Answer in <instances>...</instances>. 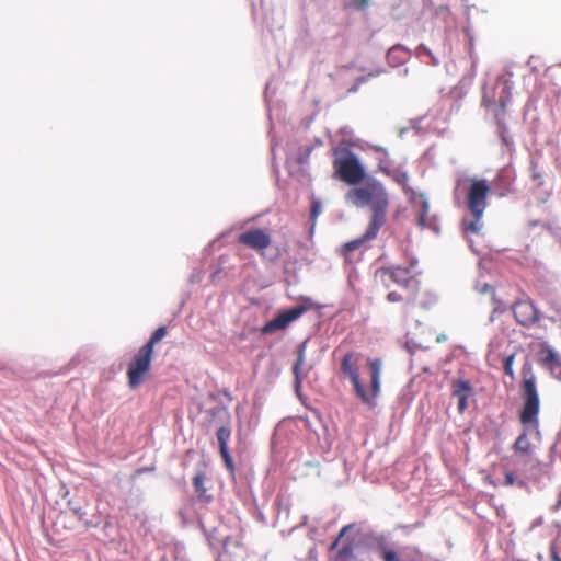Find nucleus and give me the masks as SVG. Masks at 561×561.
I'll list each match as a JSON object with an SVG mask.
<instances>
[{
  "label": "nucleus",
  "instance_id": "f257e3e1",
  "mask_svg": "<svg viewBox=\"0 0 561 561\" xmlns=\"http://www.w3.org/2000/svg\"><path fill=\"white\" fill-rule=\"evenodd\" d=\"M346 199L358 208L369 209L366 238H377L387 222L391 205L390 194L385 184L375 178H367L360 185L347 192Z\"/></svg>",
  "mask_w": 561,
  "mask_h": 561
},
{
  "label": "nucleus",
  "instance_id": "f03ea898",
  "mask_svg": "<svg viewBox=\"0 0 561 561\" xmlns=\"http://www.w3.org/2000/svg\"><path fill=\"white\" fill-rule=\"evenodd\" d=\"M382 369V359L366 358L356 351L345 353L341 359V373L353 386H379Z\"/></svg>",
  "mask_w": 561,
  "mask_h": 561
},
{
  "label": "nucleus",
  "instance_id": "7ed1b4c3",
  "mask_svg": "<svg viewBox=\"0 0 561 561\" xmlns=\"http://www.w3.org/2000/svg\"><path fill=\"white\" fill-rule=\"evenodd\" d=\"M491 187L486 180L473 179L467 191V207L472 215L471 220H465L467 232L479 233L482 230V217L488 205Z\"/></svg>",
  "mask_w": 561,
  "mask_h": 561
},
{
  "label": "nucleus",
  "instance_id": "20e7f679",
  "mask_svg": "<svg viewBox=\"0 0 561 561\" xmlns=\"http://www.w3.org/2000/svg\"><path fill=\"white\" fill-rule=\"evenodd\" d=\"M334 174L341 181L358 186L366 180L365 169L356 154L347 151L344 157L333 160Z\"/></svg>",
  "mask_w": 561,
  "mask_h": 561
},
{
  "label": "nucleus",
  "instance_id": "39448f33",
  "mask_svg": "<svg viewBox=\"0 0 561 561\" xmlns=\"http://www.w3.org/2000/svg\"><path fill=\"white\" fill-rule=\"evenodd\" d=\"M501 89L499 98H495L494 92H484L482 98V105L486 108L497 105L494 111V118L501 129L504 128V119L506 115V105L511 100V85L507 80L496 84Z\"/></svg>",
  "mask_w": 561,
  "mask_h": 561
},
{
  "label": "nucleus",
  "instance_id": "423d86ee",
  "mask_svg": "<svg viewBox=\"0 0 561 561\" xmlns=\"http://www.w3.org/2000/svg\"><path fill=\"white\" fill-rule=\"evenodd\" d=\"M381 282L386 287L398 285L399 287H414L420 286V282L414 277L411 267L389 266L378 270Z\"/></svg>",
  "mask_w": 561,
  "mask_h": 561
},
{
  "label": "nucleus",
  "instance_id": "0eeeda50",
  "mask_svg": "<svg viewBox=\"0 0 561 561\" xmlns=\"http://www.w3.org/2000/svg\"><path fill=\"white\" fill-rule=\"evenodd\" d=\"M153 353L141 346L128 365L127 377L129 386H137L142 381L151 366Z\"/></svg>",
  "mask_w": 561,
  "mask_h": 561
},
{
  "label": "nucleus",
  "instance_id": "6e6552de",
  "mask_svg": "<svg viewBox=\"0 0 561 561\" xmlns=\"http://www.w3.org/2000/svg\"><path fill=\"white\" fill-rule=\"evenodd\" d=\"M237 241L261 254L272 244L270 233L262 228H250L243 231L238 236Z\"/></svg>",
  "mask_w": 561,
  "mask_h": 561
},
{
  "label": "nucleus",
  "instance_id": "1a4fd4ad",
  "mask_svg": "<svg viewBox=\"0 0 561 561\" xmlns=\"http://www.w3.org/2000/svg\"><path fill=\"white\" fill-rule=\"evenodd\" d=\"M523 399L524 404L519 413L520 423L524 425L537 424L540 400L536 388H525Z\"/></svg>",
  "mask_w": 561,
  "mask_h": 561
},
{
  "label": "nucleus",
  "instance_id": "9d476101",
  "mask_svg": "<svg viewBox=\"0 0 561 561\" xmlns=\"http://www.w3.org/2000/svg\"><path fill=\"white\" fill-rule=\"evenodd\" d=\"M307 309L306 306H297L278 313L273 320L262 327V333L268 334L277 330L286 329L291 322L300 318Z\"/></svg>",
  "mask_w": 561,
  "mask_h": 561
},
{
  "label": "nucleus",
  "instance_id": "9b49d317",
  "mask_svg": "<svg viewBox=\"0 0 561 561\" xmlns=\"http://www.w3.org/2000/svg\"><path fill=\"white\" fill-rule=\"evenodd\" d=\"M414 287H400V289L390 290L387 295V301L400 302L403 305V313L405 317L410 314V310L415 306L417 296L420 294V286Z\"/></svg>",
  "mask_w": 561,
  "mask_h": 561
},
{
  "label": "nucleus",
  "instance_id": "f8f14e48",
  "mask_svg": "<svg viewBox=\"0 0 561 561\" xmlns=\"http://www.w3.org/2000/svg\"><path fill=\"white\" fill-rule=\"evenodd\" d=\"M513 313L518 323L528 327L539 320L536 306L529 300H520L514 304Z\"/></svg>",
  "mask_w": 561,
  "mask_h": 561
},
{
  "label": "nucleus",
  "instance_id": "ddd939ff",
  "mask_svg": "<svg viewBox=\"0 0 561 561\" xmlns=\"http://www.w3.org/2000/svg\"><path fill=\"white\" fill-rule=\"evenodd\" d=\"M216 436L219 444L220 456L226 468L232 473L234 471V463L228 448V442L231 437V428L228 426H221L217 430Z\"/></svg>",
  "mask_w": 561,
  "mask_h": 561
},
{
  "label": "nucleus",
  "instance_id": "4468645a",
  "mask_svg": "<svg viewBox=\"0 0 561 561\" xmlns=\"http://www.w3.org/2000/svg\"><path fill=\"white\" fill-rule=\"evenodd\" d=\"M382 171L387 175L391 176L396 183H398L399 185L402 186V190H403L404 194L408 196V199L410 202H414V199L416 197V193L414 192V190L412 187L409 186V184H408L409 175L405 171L394 170V171L390 172L386 169H383Z\"/></svg>",
  "mask_w": 561,
  "mask_h": 561
},
{
  "label": "nucleus",
  "instance_id": "2eb2a0df",
  "mask_svg": "<svg viewBox=\"0 0 561 561\" xmlns=\"http://www.w3.org/2000/svg\"><path fill=\"white\" fill-rule=\"evenodd\" d=\"M204 480H205V474L203 472H198L193 478V485H194L195 491L197 493L198 500L201 502L208 503V502H210L211 496L207 494V490L204 486Z\"/></svg>",
  "mask_w": 561,
  "mask_h": 561
},
{
  "label": "nucleus",
  "instance_id": "dca6fc26",
  "mask_svg": "<svg viewBox=\"0 0 561 561\" xmlns=\"http://www.w3.org/2000/svg\"><path fill=\"white\" fill-rule=\"evenodd\" d=\"M375 238H366V231L363 233V236L358 239H355V240H352L347 243H345L340 252L343 256H345V259L348 257V254L357 249H359L365 242L367 241H371L374 240Z\"/></svg>",
  "mask_w": 561,
  "mask_h": 561
},
{
  "label": "nucleus",
  "instance_id": "f3484780",
  "mask_svg": "<svg viewBox=\"0 0 561 561\" xmlns=\"http://www.w3.org/2000/svg\"><path fill=\"white\" fill-rule=\"evenodd\" d=\"M297 353H298V356L294 364L293 371L295 375V383H296L295 386H300L302 383L301 369H302L304 362H305V345L304 344L299 345Z\"/></svg>",
  "mask_w": 561,
  "mask_h": 561
},
{
  "label": "nucleus",
  "instance_id": "a211bd4d",
  "mask_svg": "<svg viewBox=\"0 0 561 561\" xmlns=\"http://www.w3.org/2000/svg\"><path fill=\"white\" fill-rule=\"evenodd\" d=\"M379 389L380 388H354V391L363 402L373 404L375 399L378 397Z\"/></svg>",
  "mask_w": 561,
  "mask_h": 561
},
{
  "label": "nucleus",
  "instance_id": "6ab92c4d",
  "mask_svg": "<svg viewBox=\"0 0 561 561\" xmlns=\"http://www.w3.org/2000/svg\"><path fill=\"white\" fill-rule=\"evenodd\" d=\"M522 386L530 387L535 386L536 379L533 374L531 365L523 358L522 360Z\"/></svg>",
  "mask_w": 561,
  "mask_h": 561
},
{
  "label": "nucleus",
  "instance_id": "aec40b11",
  "mask_svg": "<svg viewBox=\"0 0 561 561\" xmlns=\"http://www.w3.org/2000/svg\"><path fill=\"white\" fill-rule=\"evenodd\" d=\"M514 450L523 455L531 454V444L527 437V433H522L514 443Z\"/></svg>",
  "mask_w": 561,
  "mask_h": 561
},
{
  "label": "nucleus",
  "instance_id": "412c9836",
  "mask_svg": "<svg viewBox=\"0 0 561 561\" xmlns=\"http://www.w3.org/2000/svg\"><path fill=\"white\" fill-rule=\"evenodd\" d=\"M543 363L552 371H554L556 369L561 370V362H560L558 355L554 353L553 350H551L549 347L545 351Z\"/></svg>",
  "mask_w": 561,
  "mask_h": 561
},
{
  "label": "nucleus",
  "instance_id": "4be33fe9",
  "mask_svg": "<svg viewBox=\"0 0 561 561\" xmlns=\"http://www.w3.org/2000/svg\"><path fill=\"white\" fill-rule=\"evenodd\" d=\"M168 333L164 325L159 327L150 336L149 341L144 345L145 348L153 353L154 345L160 342Z\"/></svg>",
  "mask_w": 561,
  "mask_h": 561
},
{
  "label": "nucleus",
  "instance_id": "5701e85b",
  "mask_svg": "<svg viewBox=\"0 0 561 561\" xmlns=\"http://www.w3.org/2000/svg\"><path fill=\"white\" fill-rule=\"evenodd\" d=\"M479 291L482 294H490L493 302L494 311H503L502 302L496 298L494 288L489 284H483L479 287Z\"/></svg>",
  "mask_w": 561,
  "mask_h": 561
},
{
  "label": "nucleus",
  "instance_id": "b1692460",
  "mask_svg": "<svg viewBox=\"0 0 561 561\" xmlns=\"http://www.w3.org/2000/svg\"><path fill=\"white\" fill-rule=\"evenodd\" d=\"M472 388H457L453 396L458 399V411L463 412L467 407V398Z\"/></svg>",
  "mask_w": 561,
  "mask_h": 561
},
{
  "label": "nucleus",
  "instance_id": "393cba45",
  "mask_svg": "<svg viewBox=\"0 0 561 561\" xmlns=\"http://www.w3.org/2000/svg\"><path fill=\"white\" fill-rule=\"evenodd\" d=\"M353 543L344 545L336 553L334 561H348L353 557Z\"/></svg>",
  "mask_w": 561,
  "mask_h": 561
},
{
  "label": "nucleus",
  "instance_id": "a878e982",
  "mask_svg": "<svg viewBox=\"0 0 561 561\" xmlns=\"http://www.w3.org/2000/svg\"><path fill=\"white\" fill-rule=\"evenodd\" d=\"M420 197L422 198V203H421V214L417 218V224L420 227L424 228V227H426V218H427L428 210H430V204L424 198L423 194H420Z\"/></svg>",
  "mask_w": 561,
  "mask_h": 561
},
{
  "label": "nucleus",
  "instance_id": "bb28decb",
  "mask_svg": "<svg viewBox=\"0 0 561 561\" xmlns=\"http://www.w3.org/2000/svg\"><path fill=\"white\" fill-rule=\"evenodd\" d=\"M516 357L517 355L514 353L506 356L503 360V370L506 376L511 377L512 380H514L513 366L516 363Z\"/></svg>",
  "mask_w": 561,
  "mask_h": 561
},
{
  "label": "nucleus",
  "instance_id": "cd10ccee",
  "mask_svg": "<svg viewBox=\"0 0 561 561\" xmlns=\"http://www.w3.org/2000/svg\"><path fill=\"white\" fill-rule=\"evenodd\" d=\"M530 171H531V180L536 183L537 186L543 185V174L538 168V163L536 161H531L530 163Z\"/></svg>",
  "mask_w": 561,
  "mask_h": 561
},
{
  "label": "nucleus",
  "instance_id": "c85d7f7f",
  "mask_svg": "<svg viewBox=\"0 0 561 561\" xmlns=\"http://www.w3.org/2000/svg\"><path fill=\"white\" fill-rule=\"evenodd\" d=\"M354 527L353 524L345 525L339 533V536L333 540V542L330 546V551L336 550L339 547V543L341 539L347 534L350 529Z\"/></svg>",
  "mask_w": 561,
  "mask_h": 561
},
{
  "label": "nucleus",
  "instance_id": "c756f323",
  "mask_svg": "<svg viewBox=\"0 0 561 561\" xmlns=\"http://www.w3.org/2000/svg\"><path fill=\"white\" fill-rule=\"evenodd\" d=\"M417 53H419V55L424 54V55L428 56L432 59V65H434V66L438 65V62H439L438 59L433 56L432 51L426 46L420 45L417 47Z\"/></svg>",
  "mask_w": 561,
  "mask_h": 561
},
{
  "label": "nucleus",
  "instance_id": "7c9ffc66",
  "mask_svg": "<svg viewBox=\"0 0 561 561\" xmlns=\"http://www.w3.org/2000/svg\"><path fill=\"white\" fill-rule=\"evenodd\" d=\"M353 5L357 10H363L368 5V0H353Z\"/></svg>",
  "mask_w": 561,
  "mask_h": 561
},
{
  "label": "nucleus",
  "instance_id": "2f4dec72",
  "mask_svg": "<svg viewBox=\"0 0 561 561\" xmlns=\"http://www.w3.org/2000/svg\"><path fill=\"white\" fill-rule=\"evenodd\" d=\"M515 483V476L513 472L505 473V485L511 486Z\"/></svg>",
  "mask_w": 561,
  "mask_h": 561
},
{
  "label": "nucleus",
  "instance_id": "473e14b6",
  "mask_svg": "<svg viewBox=\"0 0 561 561\" xmlns=\"http://www.w3.org/2000/svg\"><path fill=\"white\" fill-rule=\"evenodd\" d=\"M320 211V204L318 202H313L311 207V217L316 219Z\"/></svg>",
  "mask_w": 561,
  "mask_h": 561
},
{
  "label": "nucleus",
  "instance_id": "72a5a7b5",
  "mask_svg": "<svg viewBox=\"0 0 561 561\" xmlns=\"http://www.w3.org/2000/svg\"><path fill=\"white\" fill-rule=\"evenodd\" d=\"M550 557L552 561H561V557L558 554L556 548L550 549Z\"/></svg>",
  "mask_w": 561,
  "mask_h": 561
},
{
  "label": "nucleus",
  "instance_id": "f704fd0d",
  "mask_svg": "<svg viewBox=\"0 0 561 561\" xmlns=\"http://www.w3.org/2000/svg\"><path fill=\"white\" fill-rule=\"evenodd\" d=\"M72 511L80 519H82V517L85 515L82 507H76Z\"/></svg>",
  "mask_w": 561,
  "mask_h": 561
},
{
  "label": "nucleus",
  "instance_id": "c9c22d12",
  "mask_svg": "<svg viewBox=\"0 0 561 561\" xmlns=\"http://www.w3.org/2000/svg\"><path fill=\"white\" fill-rule=\"evenodd\" d=\"M457 386L465 387V386H469V383L467 381H458Z\"/></svg>",
  "mask_w": 561,
  "mask_h": 561
},
{
  "label": "nucleus",
  "instance_id": "e433bc0d",
  "mask_svg": "<svg viewBox=\"0 0 561 561\" xmlns=\"http://www.w3.org/2000/svg\"><path fill=\"white\" fill-rule=\"evenodd\" d=\"M295 389H296L297 394L300 397V396H301V394H300V390H301V388H300V387H297V388H295Z\"/></svg>",
  "mask_w": 561,
  "mask_h": 561
}]
</instances>
